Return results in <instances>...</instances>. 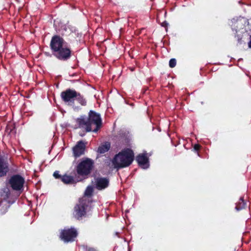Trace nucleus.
Listing matches in <instances>:
<instances>
[{"label": "nucleus", "instance_id": "nucleus-21", "mask_svg": "<svg viewBox=\"0 0 251 251\" xmlns=\"http://www.w3.org/2000/svg\"><path fill=\"white\" fill-rule=\"evenodd\" d=\"M161 25L162 26L165 27L166 29L167 30V27L168 25V23L166 21H164V22H162L161 24Z\"/></svg>", "mask_w": 251, "mask_h": 251}, {"label": "nucleus", "instance_id": "nucleus-6", "mask_svg": "<svg viewBox=\"0 0 251 251\" xmlns=\"http://www.w3.org/2000/svg\"><path fill=\"white\" fill-rule=\"evenodd\" d=\"M78 235L76 229L74 227L64 228L61 230L59 238L65 243L72 242Z\"/></svg>", "mask_w": 251, "mask_h": 251}, {"label": "nucleus", "instance_id": "nucleus-11", "mask_svg": "<svg viewBox=\"0 0 251 251\" xmlns=\"http://www.w3.org/2000/svg\"><path fill=\"white\" fill-rule=\"evenodd\" d=\"M109 184V179L107 177H98L95 179V187L99 190L105 189Z\"/></svg>", "mask_w": 251, "mask_h": 251}, {"label": "nucleus", "instance_id": "nucleus-17", "mask_svg": "<svg viewBox=\"0 0 251 251\" xmlns=\"http://www.w3.org/2000/svg\"><path fill=\"white\" fill-rule=\"evenodd\" d=\"M93 193V189L91 187H88L85 190V195L87 196H91Z\"/></svg>", "mask_w": 251, "mask_h": 251}, {"label": "nucleus", "instance_id": "nucleus-3", "mask_svg": "<svg viewBox=\"0 0 251 251\" xmlns=\"http://www.w3.org/2000/svg\"><path fill=\"white\" fill-rule=\"evenodd\" d=\"M133 151L129 148L124 149L114 156L112 163L117 169L124 168L130 165L134 160Z\"/></svg>", "mask_w": 251, "mask_h": 251}, {"label": "nucleus", "instance_id": "nucleus-5", "mask_svg": "<svg viewBox=\"0 0 251 251\" xmlns=\"http://www.w3.org/2000/svg\"><path fill=\"white\" fill-rule=\"evenodd\" d=\"M88 207V201L86 200L79 201L74 207L73 215L78 220H81L85 217L87 214V209Z\"/></svg>", "mask_w": 251, "mask_h": 251}, {"label": "nucleus", "instance_id": "nucleus-4", "mask_svg": "<svg viewBox=\"0 0 251 251\" xmlns=\"http://www.w3.org/2000/svg\"><path fill=\"white\" fill-rule=\"evenodd\" d=\"M94 166V161L89 158H85L81 160L76 167V172L80 176L89 175Z\"/></svg>", "mask_w": 251, "mask_h": 251}, {"label": "nucleus", "instance_id": "nucleus-9", "mask_svg": "<svg viewBox=\"0 0 251 251\" xmlns=\"http://www.w3.org/2000/svg\"><path fill=\"white\" fill-rule=\"evenodd\" d=\"M86 143V142L80 140L77 142L76 145L73 147V155L75 158L84 154Z\"/></svg>", "mask_w": 251, "mask_h": 251}, {"label": "nucleus", "instance_id": "nucleus-13", "mask_svg": "<svg viewBox=\"0 0 251 251\" xmlns=\"http://www.w3.org/2000/svg\"><path fill=\"white\" fill-rule=\"evenodd\" d=\"M61 180L66 184H74L76 183V180L73 176L66 174L62 176Z\"/></svg>", "mask_w": 251, "mask_h": 251}, {"label": "nucleus", "instance_id": "nucleus-10", "mask_svg": "<svg viewBox=\"0 0 251 251\" xmlns=\"http://www.w3.org/2000/svg\"><path fill=\"white\" fill-rule=\"evenodd\" d=\"M138 165L143 169H147L149 166V159L147 153L139 154L136 157Z\"/></svg>", "mask_w": 251, "mask_h": 251}, {"label": "nucleus", "instance_id": "nucleus-1", "mask_svg": "<svg viewBox=\"0 0 251 251\" xmlns=\"http://www.w3.org/2000/svg\"><path fill=\"white\" fill-rule=\"evenodd\" d=\"M79 128H84L85 131L97 132L101 127L100 115L93 110H90L86 119L85 115L80 116L76 119Z\"/></svg>", "mask_w": 251, "mask_h": 251}, {"label": "nucleus", "instance_id": "nucleus-7", "mask_svg": "<svg viewBox=\"0 0 251 251\" xmlns=\"http://www.w3.org/2000/svg\"><path fill=\"white\" fill-rule=\"evenodd\" d=\"M24 183V178L19 175L12 176L9 180V183L12 189L16 191L21 190L23 187Z\"/></svg>", "mask_w": 251, "mask_h": 251}, {"label": "nucleus", "instance_id": "nucleus-22", "mask_svg": "<svg viewBox=\"0 0 251 251\" xmlns=\"http://www.w3.org/2000/svg\"><path fill=\"white\" fill-rule=\"evenodd\" d=\"M86 251H97L96 249L92 247H86Z\"/></svg>", "mask_w": 251, "mask_h": 251}, {"label": "nucleus", "instance_id": "nucleus-20", "mask_svg": "<svg viewBox=\"0 0 251 251\" xmlns=\"http://www.w3.org/2000/svg\"><path fill=\"white\" fill-rule=\"evenodd\" d=\"M201 146L200 144H195L194 146V150L198 151L201 149Z\"/></svg>", "mask_w": 251, "mask_h": 251}, {"label": "nucleus", "instance_id": "nucleus-23", "mask_svg": "<svg viewBox=\"0 0 251 251\" xmlns=\"http://www.w3.org/2000/svg\"><path fill=\"white\" fill-rule=\"evenodd\" d=\"M250 38H251V39H250V42L248 43V45H249V47L250 48H251V35Z\"/></svg>", "mask_w": 251, "mask_h": 251}, {"label": "nucleus", "instance_id": "nucleus-16", "mask_svg": "<svg viewBox=\"0 0 251 251\" xmlns=\"http://www.w3.org/2000/svg\"><path fill=\"white\" fill-rule=\"evenodd\" d=\"M75 100H77V102L82 106L86 105L87 101H86V99L79 92H77Z\"/></svg>", "mask_w": 251, "mask_h": 251}, {"label": "nucleus", "instance_id": "nucleus-15", "mask_svg": "<svg viewBox=\"0 0 251 251\" xmlns=\"http://www.w3.org/2000/svg\"><path fill=\"white\" fill-rule=\"evenodd\" d=\"M247 206V203L243 198H240L239 201L236 203L235 209L240 211L245 209Z\"/></svg>", "mask_w": 251, "mask_h": 251}, {"label": "nucleus", "instance_id": "nucleus-18", "mask_svg": "<svg viewBox=\"0 0 251 251\" xmlns=\"http://www.w3.org/2000/svg\"><path fill=\"white\" fill-rule=\"evenodd\" d=\"M176 59L175 58H172L169 61V66L170 68H174L176 66Z\"/></svg>", "mask_w": 251, "mask_h": 251}, {"label": "nucleus", "instance_id": "nucleus-12", "mask_svg": "<svg viewBox=\"0 0 251 251\" xmlns=\"http://www.w3.org/2000/svg\"><path fill=\"white\" fill-rule=\"evenodd\" d=\"M8 171V163L0 157V177L6 176Z\"/></svg>", "mask_w": 251, "mask_h": 251}, {"label": "nucleus", "instance_id": "nucleus-14", "mask_svg": "<svg viewBox=\"0 0 251 251\" xmlns=\"http://www.w3.org/2000/svg\"><path fill=\"white\" fill-rule=\"evenodd\" d=\"M110 143L108 142H106L104 144L99 147L97 151L100 154L104 153L110 150Z\"/></svg>", "mask_w": 251, "mask_h": 251}, {"label": "nucleus", "instance_id": "nucleus-8", "mask_svg": "<svg viewBox=\"0 0 251 251\" xmlns=\"http://www.w3.org/2000/svg\"><path fill=\"white\" fill-rule=\"evenodd\" d=\"M77 92L75 89H67L60 94L62 100L65 102H74Z\"/></svg>", "mask_w": 251, "mask_h": 251}, {"label": "nucleus", "instance_id": "nucleus-2", "mask_svg": "<svg viewBox=\"0 0 251 251\" xmlns=\"http://www.w3.org/2000/svg\"><path fill=\"white\" fill-rule=\"evenodd\" d=\"M64 40L60 36L55 35L53 36L50 42V48L52 54L59 60L67 61L72 55L71 48L64 47Z\"/></svg>", "mask_w": 251, "mask_h": 251}, {"label": "nucleus", "instance_id": "nucleus-19", "mask_svg": "<svg viewBox=\"0 0 251 251\" xmlns=\"http://www.w3.org/2000/svg\"><path fill=\"white\" fill-rule=\"evenodd\" d=\"M53 176L56 179H60L61 180V178L62 177V176H61V175L59 174V171H55L53 173Z\"/></svg>", "mask_w": 251, "mask_h": 251}]
</instances>
